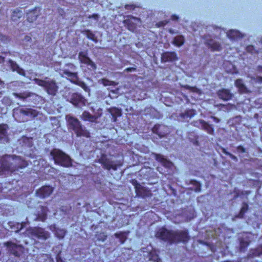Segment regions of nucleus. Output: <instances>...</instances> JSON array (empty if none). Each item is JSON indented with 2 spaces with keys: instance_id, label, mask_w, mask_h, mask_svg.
I'll list each match as a JSON object with an SVG mask.
<instances>
[{
  "instance_id": "nucleus-8",
  "label": "nucleus",
  "mask_w": 262,
  "mask_h": 262,
  "mask_svg": "<svg viewBox=\"0 0 262 262\" xmlns=\"http://www.w3.org/2000/svg\"><path fill=\"white\" fill-rule=\"evenodd\" d=\"M28 234L38 239L46 240L50 237L49 233L44 229L39 227H30L27 229Z\"/></svg>"
},
{
  "instance_id": "nucleus-25",
  "label": "nucleus",
  "mask_w": 262,
  "mask_h": 262,
  "mask_svg": "<svg viewBox=\"0 0 262 262\" xmlns=\"http://www.w3.org/2000/svg\"><path fill=\"white\" fill-rule=\"evenodd\" d=\"M109 112L112 116L114 121H116L118 117L122 115L121 110L116 107H113L109 109Z\"/></svg>"
},
{
  "instance_id": "nucleus-13",
  "label": "nucleus",
  "mask_w": 262,
  "mask_h": 262,
  "mask_svg": "<svg viewBox=\"0 0 262 262\" xmlns=\"http://www.w3.org/2000/svg\"><path fill=\"white\" fill-rule=\"evenodd\" d=\"M9 126L5 123L0 124V141L3 143H8L10 141L8 130Z\"/></svg>"
},
{
  "instance_id": "nucleus-51",
  "label": "nucleus",
  "mask_w": 262,
  "mask_h": 262,
  "mask_svg": "<svg viewBox=\"0 0 262 262\" xmlns=\"http://www.w3.org/2000/svg\"><path fill=\"white\" fill-rule=\"evenodd\" d=\"M8 39V37L6 35L1 34L0 35V40L2 41H5Z\"/></svg>"
},
{
  "instance_id": "nucleus-15",
  "label": "nucleus",
  "mask_w": 262,
  "mask_h": 262,
  "mask_svg": "<svg viewBox=\"0 0 262 262\" xmlns=\"http://www.w3.org/2000/svg\"><path fill=\"white\" fill-rule=\"evenodd\" d=\"M152 155L155 160L160 163L164 167L171 168L173 166L172 162L166 158L163 155L157 153H152Z\"/></svg>"
},
{
  "instance_id": "nucleus-30",
  "label": "nucleus",
  "mask_w": 262,
  "mask_h": 262,
  "mask_svg": "<svg viewBox=\"0 0 262 262\" xmlns=\"http://www.w3.org/2000/svg\"><path fill=\"white\" fill-rule=\"evenodd\" d=\"M82 118L84 121H90L91 122H95L97 119V117L95 116L91 115L87 111L83 112Z\"/></svg>"
},
{
  "instance_id": "nucleus-43",
  "label": "nucleus",
  "mask_w": 262,
  "mask_h": 262,
  "mask_svg": "<svg viewBox=\"0 0 262 262\" xmlns=\"http://www.w3.org/2000/svg\"><path fill=\"white\" fill-rule=\"evenodd\" d=\"M124 23L126 25L128 30L133 31L135 29V25L132 23L130 20H124Z\"/></svg>"
},
{
  "instance_id": "nucleus-41",
  "label": "nucleus",
  "mask_w": 262,
  "mask_h": 262,
  "mask_svg": "<svg viewBox=\"0 0 262 262\" xmlns=\"http://www.w3.org/2000/svg\"><path fill=\"white\" fill-rule=\"evenodd\" d=\"M99 81L102 83L104 86H112L114 85L115 83L113 81H111L107 78H103L101 79Z\"/></svg>"
},
{
  "instance_id": "nucleus-53",
  "label": "nucleus",
  "mask_w": 262,
  "mask_h": 262,
  "mask_svg": "<svg viewBox=\"0 0 262 262\" xmlns=\"http://www.w3.org/2000/svg\"><path fill=\"white\" fill-rule=\"evenodd\" d=\"M171 18L173 20H177L179 19V16L176 14H173L171 15Z\"/></svg>"
},
{
  "instance_id": "nucleus-42",
  "label": "nucleus",
  "mask_w": 262,
  "mask_h": 262,
  "mask_svg": "<svg viewBox=\"0 0 262 262\" xmlns=\"http://www.w3.org/2000/svg\"><path fill=\"white\" fill-rule=\"evenodd\" d=\"M81 88H82L85 92H89L90 89L87 85L85 84L84 82L83 81L80 80L79 79L78 80V82L75 84Z\"/></svg>"
},
{
  "instance_id": "nucleus-18",
  "label": "nucleus",
  "mask_w": 262,
  "mask_h": 262,
  "mask_svg": "<svg viewBox=\"0 0 262 262\" xmlns=\"http://www.w3.org/2000/svg\"><path fill=\"white\" fill-rule=\"evenodd\" d=\"M26 222H23L21 223L14 221H9L8 223L9 228L12 232L18 233L26 225Z\"/></svg>"
},
{
  "instance_id": "nucleus-12",
  "label": "nucleus",
  "mask_w": 262,
  "mask_h": 262,
  "mask_svg": "<svg viewBox=\"0 0 262 262\" xmlns=\"http://www.w3.org/2000/svg\"><path fill=\"white\" fill-rule=\"evenodd\" d=\"M78 58L81 63L84 64L87 66H90L93 70L96 69V64L90 58L88 57L86 52H80L78 54Z\"/></svg>"
},
{
  "instance_id": "nucleus-34",
  "label": "nucleus",
  "mask_w": 262,
  "mask_h": 262,
  "mask_svg": "<svg viewBox=\"0 0 262 262\" xmlns=\"http://www.w3.org/2000/svg\"><path fill=\"white\" fill-rule=\"evenodd\" d=\"M248 209H249L248 204L246 202L243 203V206L240 210L239 213L237 215V217H238L239 218H243L245 214L247 212Z\"/></svg>"
},
{
  "instance_id": "nucleus-22",
  "label": "nucleus",
  "mask_w": 262,
  "mask_h": 262,
  "mask_svg": "<svg viewBox=\"0 0 262 262\" xmlns=\"http://www.w3.org/2000/svg\"><path fill=\"white\" fill-rule=\"evenodd\" d=\"M235 86L238 89L240 93H246L248 92L247 88L242 79H237L235 80Z\"/></svg>"
},
{
  "instance_id": "nucleus-33",
  "label": "nucleus",
  "mask_w": 262,
  "mask_h": 262,
  "mask_svg": "<svg viewBox=\"0 0 262 262\" xmlns=\"http://www.w3.org/2000/svg\"><path fill=\"white\" fill-rule=\"evenodd\" d=\"M23 15V12L21 10L16 9L14 10L12 14L11 18L13 21H17Z\"/></svg>"
},
{
  "instance_id": "nucleus-49",
  "label": "nucleus",
  "mask_w": 262,
  "mask_h": 262,
  "mask_svg": "<svg viewBox=\"0 0 262 262\" xmlns=\"http://www.w3.org/2000/svg\"><path fill=\"white\" fill-rule=\"evenodd\" d=\"M236 149L238 152L245 153L246 151V148L242 145L238 146Z\"/></svg>"
},
{
  "instance_id": "nucleus-4",
  "label": "nucleus",
  "mask_w": 262,
  "mask_h": 262,
  "mask_svg": "<svg viewBox=\"0 0 262 262\" xmlns=\"http://www.w3.org/2000/svg\"><path fill=\"white\" fill-rule=\"evenodd\" d=\"M68 128L74 132L77 137H90V133L82 126L76 118L73 116L67 117Z\"/></svg>"
},
{
  "instance_id": "nucleus-52",
  "label": "nucleus",
  "mask_w": 262,
  "mask_h": 262,
  "mask_svg": "<svg viewBox=\"0 0 262 262\" xmlns=\"http://www.w3.org/2000/svg\"><path fill=\"white\" fill-rule=\"evenodd\" d=\"M89 18H94V19H96V20H97V19H98V18H99V15H98L97 14H95H95H92L91 16H90L89 17Z\"/></svg>"
},
{
  "instance_id": "nucleus-64",
  "label": "nucleus",
  "mask_w": 262,
  "mask_h": 262,
  "mask_svg": "<svg viewBox=\"0 0 262 262\" xmlns=\"http://www.w3.org/2000/svg\"><path fill=\"white\" fill-rule=\"evenodd\" d=\"M261 117H262V116H261Z\"/></svg>"
},
{
  "instance_id": "nucleus-6",
  "label": "nucleus",
  "mask_w": 262,
  "mask_h": 262,
  "mask_svg": "<svg viewBox=\"0 0 262 262\" xmlns=\"http://www.w3.org/2000/svg\"><path fill=\"white\" fill-rule=\"evenodd\" d=\"M4 246L7 248L10 254L15 257H19L26 253V249L24 246L17 244L11 241L4 243Z\"/></svg>"
},
{
  "instance_id": "nucleus-20",
  "label": "nucleus",
  "mask_w": 262,
  "mask_h": 262,
  "mask_svg": "<svg viewBox=\"0 0 262 262\" xmlns=\"http://www.w3.org/2000/svg\"><path fill=\"white\" fill-rule=\"evenodd\" d=\"M199 122L203 130H205L208 134L210 135L214 134V130L212 124H210L208 122L203 120H200Z\"/></svg>"
},
{
  "instance_id": "nucleus-23",
  "label": "nucleus",
  "mask_w": 262,
  "mask_h": 262,
  "mask_svg": "<svg viewBox=\"0 0 262 262\" xmlns=\"http://www.w3.org/2000/svg\"><path fill=\"white\" fill-rule=\"evenodd\" d=\"M63 74L68 77V79L73 83L76 84L79 79L77 73L71 72L68 70H64Z\"/></svg>"
},
{
  "instance_id": "nucleus-28",
  "label": "nucleus",
  "mask_w": 262,
  "mask_h": 262,
  "mask_svg": "<svg viewBox=\"0 0 262 262\" xmlns=\"http://www.w3.org/2000/svg\"><path fill=\"white\" fill-rule=\"evenodd\" d=\"M185 42V38L183 35H178L174 37L172 44L176 47H180L184 45Z\"/></svg>"
},
{
  "instance_id": "nucleus-19",
  "label": "nucleus",
  "mask_w": 262,
  "mask_h": 262,
  "mask_svg": "<svg viewBox=\"0 0 262 262\" xmlns=\"http://www.w3.org/2000/svg\"><path fill=\"white\" fill-rule=\"evenodd\" d=\"M217 96L219 98L228 101L232 99L233 94L230 92V90L226 89H222L217 91Z\"/></svg>"
},
{
  "instance_id": "nucleus-40",
  "label": "nucleus",
  "mask_w": 262,
  "mask_h": 262,
  "mask_svg": "<svg viewBox=\"0 0 262 262\" xmlns=\"http://www.w3.org/2000/svg\"><path fill=\"white\" fill-rule=\"evenodd\" d=\"M96 237L98 241L104 242L107 239V236L104 232H100L96 234Z\"/></svg>"
},
{
  "instance_id": "nucleus-3",
  "label": "nucleus",
  "mask_w": 262,
  "mask_h": 262,
  "mask_svg": "<svg viewBox=\"0 0 262 262\" xmlns=\"http://www.w3.org/2000/svg\"><path fill=\"white\" fill-rule=\"evenodd\" d=\"M50 155L56 165L66 168L72 165V160L70 157L59 149H52L50 152Z\"/></svg>"
},
{
  "instance_id": "nucleus-14",
  "label": "nucleus",
  "mask_w": 262,
  "mask_h": 262,
  "mask_svg": "<svg viewBox=\"0 0 262 262\" xmlns=\"http://www.w3.org/2000/svg\"><path fill=\"white\" fill-rule=\"evenodd\" d=\"M161 61L163 62H174L178 60L177 54L174 51H166L161 55Z\"/></svg>"
},
{
  "instance_id": "nucleus-1",
  "label": "nucleus",
  "mask_w": 262,
  "mask_h": 262,
  "mask_svg": "<svg viewBox=\"0 0 262 262\" xmlns=\"http://www.w3.org/2000/svg\"><path fill=\"white\" fill-rule=\"evenodd\" d=\"M28 165V162L20 156L5 155L0 157V175L11 174Z\"/></svg>"
},
{
  "instance_id": "nucleus-61",
  "label": "nucleus",
  "mask_w": 262,
  "mask_h": 262,
  "mask_svg": "<svg viewBox=\"0 0 262 262\" xmlns=\"http://www.w3.org/2000/svg\"><path fill=\"white\" fill-rule=\"evenodd\" d=\"M194 144L195 145H199V142L198 140H195V141L193 142Z\"/></svg>"
},
{
  "instance_id": "nucleus-44",
  "label": "nucleus",
  "mask_w": 262,
  "mask_h": 262,
  "mask_svg": "<svg viewBox=\"0 0 262 262\" xmlns=\"http://www.w3.org/2000/svg\"><path fill=\"white\" fill-rule=\"evenodd\" d=\"M183 88L192 92H198L199 91V89L196 86H191L187 84L183 85Z\"/></svg>"
},
{
  "instance_id": "nucleus-31",
  "label": "nucleus",
  "mask_w": 262,
  "mask_h": 262,
  "mask_svg": "<svg viewBox=\"0 0 262 262\" xmlns=\"http://www.w3.org/2000/svg\"><path fill=\"white\" fill-rule=\"evenodd\" d=\"M188 184H191L194 186L193 189L194 191L196 192H199L201 190V184L200 182L196 180H190Z\"/></svg>"
},
{
  "instance_id": "nucleus-38",
  "label": "nucleus",
  "mask_w": 262,
  "mask_h": 262,
  "mask_svg": "<svg viewBox=\"0 0 262 262\" xmlns=\"http://www.w3.org/2000/svg\"><path fill=\"white\" fill-rule=\"evenodd\" d=\"M9 62L10 63L11 68L13 71H17V73L20 74V71H23V70L20 68L19 66L16 63V62L10 59L9 60Z\"/></svg>"
},
{
  "instance_id": "nucleus-47",
  "label": "nucleus",
  "mask_w": 262,
  "mask_h": 262,
  "mask_svg": "<svg viewBox=\"0 0 262 262\" xmlns=\"http://www.w3.org/2000/svg\"><path fill=\"white\" fill-rule=\"evenodd\" d=\"M17 97L21 99L24 100L27 98L30 97L31 96L30 93L26 94V93H19L17 94Z\"/></svg>"
},
{
  "instance_id": "nucleus-35",
  "label": "nucleus",
  "mask_w": 262,
  "mask_h": 262,
  "mask_svg": "<svg viewBox=\"0 0 262 262\" xmlns=\"http://www.w3.org/2000/svg\"><path fill=\"white\" fill-rule=\"evenodd\" d=\"M41 210L42 212L40 214H39L38 215V218L41 221H45L47 218V210L48 209L46 207L41 206Z\"/></svg>"
},
{
  "instance_id": "nucleus-29",
  "label": "nucleus",
  "mask_w": 262,
  "mask_h": 262,
  "mask_svg": "<svg viewBox=\"0 0 262 262\" xmlns=\"http://www.w3.org/2000/svg\"><path fill=\"white\" fill-rule=\"evenodd\" d=\"M195 115V111L193 109H188L184 113H181L180 116L182 119L191 118Z\"/></svg>"
},
{
  "instance_id": "nucleus-57",
  "label": "nucleus",
  "mask_w": 262,
  "mask_h": 262,
  "mask_svg": "<svg viewBox=\"0 0 262 262\" xmlns=\"http://www.w3.org/2000/svg\"><path fill=\"white\" fill-rule=\"evenodd\" d=\"M257 71L262 73V66H258L257 67Z\"/></svg>"
},
{
  "instance_id": "nucleus-63",
  "label": "nucleus",
  "mask_w": 262,
  "mask_h": 262,
  "mask_svg": "<svg viewBox=\"0 0 262 262\" xmlns=\"http://www.w3.org/2000/svg\"><path fill=\"white\" fill-rule=\"evenodd\" d=\"M26 37L29 38V39H31V37H30V36H26Z\"/></svg>"
},
{
  "instance_id": "nucleus-7",
  "label": "nucleus",
  "mask_w": 262,
  "mask_h": 262,
  "mask_svg": "<svg viewBox=\"0 0 262 262\" xmlns=\"http://www.w3.org/2000/svg\"><path fill=\"white\" fill-rule=\"evenodd\" d=\"M98 162L103 166L104 169L108 170L113 169L116 171L123 165V163L120 161H117L116 163H114L113 161L108 159L106 155L104 154L101 155V157L98 160Z\"/></svg>"
},
{
  "instance_id": "nucleus-56",
  "label": "nucleus",
  "mask_w": 262,
  "mask_h": 262,
  "mask_svg": "<svg viewBox=\"0 0 262 262\" xmlns=\"http://www.w3.org/2000/svg\"><path fill=\"white\" fill-rule=\"evenodd\" d=\"M56 262H64L62 258L60 257H57Z\"/></svg>"
},
{
  "instance_id": "nucleus-36",
  "label": "nucleus",
  "mask_w": 262,
  "mask_h": 262,
  "mask_svg": "<svg viewBox=\"0 0 262 262\" xmlns=\"http://www.w3.org/2000/svg\"><path fill=\"white\" fill-rule=\"evenodd\" d=\"M67 233V231L63 229L56 228L55 230L54 234L55 236L59 239H62L64 237Z\"/></svg>"
},
{
  "instance_id": "nucleus-60",
  "label": "nucleus",
  "mask_w": 262,
  "mask_h": 262,
  "mask_svg": "<svg viewBox=\"0 0 262 262\" xmlns=\"http://www.w3.org/2000/svg\"><path fill=\"white\" fill-rule=\"evenodd\" d=\"M5 60V57L2 56H0V61H4Z\"/></svg>"
},
{
  "instance_id": "nucleus-37",
  "label": "nucleus",
  "mask_w": 262,
  "mask_h": 262,
  "mask_svg": "<svg viewBox=\"0 0 262 262\" xmlns=\"http://www.w3.org/2000/svg\"><path fill=\"white\" fill-rule=\"evenodd\" d=\"M161 127H162V126L161 125L157 124L154 126V127L152 129V132L154 134H156L157 135H158V136L160 137V138L164 137L165 135L164 133H162L160 131V129H161Z\"/></svg>"
},
{
  "instance_id": "nucleus-58",
  "label": "nucleus",
  "mask_w": 262,
  "mask_h": 262,
  "mask_svg": "<svg viewBox=\"0 0 262 262\" xmlns=\"http://www.w3.org/2000/svg\"><path fill=\"white\" fill-rule=\"evenodd\" d=\"M257 81L260 82L262 83V77L261 76H258L257 77Z\"/></svg>"
},
{
  "instance_id": "nucleus-24",
  "label": "nucleus",
  "mask_w": 262,
  "mask_h": 262,
  "mask_svg": "<svg viewBox=\"0 0 262 262\" xmlns=\"http://www.w3.org/2000/svg\"><path fill=\"white\" fill-rule=\"evenodd\" d=\"M207 45L212 51H220L222 49L221 44L213 40H208L207 42Z\"/></svg>"
},
{
  "instance_id": "nucleus-11",
  "label": "nucleus",
  "mask_w": 262,
  "mask_h": 262,
  "mask_svg": "<svg viewBox=\"0 0 262 262\" xmlns=\"http://www.w3.org/2000/svg\"><path fill=\"white\" fill-rule=\"evenodd\" d=\"M53 188L50 185H44L36 190V195L41 199L49 197L53 191Z\"/></svg>"
},
{
  "instance_id": "nucleus-10",
  "label": "nucleus",
  "mask_w": 262,
  "mask_h": 262,
  "mask_svg": "<svg viewBox=\"0 0 262 262\" xmlns=\"http://www.w3.org/2000/svg\"><path fill=\"white\" fill-rule=\"evenodd\" d=\"M86 102V99L81 94L75 93L71 95L70 102L75 106L82 107L85 106Z\"/></svg>"
},
{
  "instance_id": "nucleus-62",
  "label": "nucleus",
  "mask_w": 262,
  "mask_h": 262,
  "mask_svg": "<svg viewBox=\"0 0 262 262\" xmlns=\"http://www.w3.org/2000/svg\"><path fill=\"white\" fill-rule=\"evenodd\" d=\"M249 193H250V191H246V192H245V193H246V194H249Z\"/></svg>"
},
{
  "instance_id": "nucleus-26",
  "label": "nucleus",
  "mask_w": 262,
  "mask_h": 262,
  "mask_svg": "<svg viewBox=\"0 0 262 262\" xmlns=\"http://www.w3.org/2000/svg\"><path fill=\"white\" fill-rule=\"evenodd\" d=\"M149 260L154 262H160L161 259L159 257L157 251L155 249H152L149 253Z\"/></svg>"
},
{
  "instance_id": "nucleus-32",
  "label": "nucleus",
  "mask_w": 262,
  "mask_h": 262,
  "mask_svg": "<svg viewBox=\"0 0 262 262\" xmlns=\"http://www.w3.org/2000/svg\"><path fill=\"white\" fill-rule=\"evenodd\" d=\"M82 32L84 35H85L89 39L92 40L95 42H97V38L92 31L90 30H85Z\"/></svg>"
},
{
  "instance_id": "nucleus-54",
  "label": "nucleus",
  "mask_w": 262,
  "mask_h": 262,
  "mask_svg": "<svg viewBox=\"0 0 262 262\" xmlns=\"http://www.w3.org/2000/svg\"><path fill=\"white\" fill-rule=\"evenodd\" d=\"M225 154L226 155L229 156L232 159H236V157H235L234 156H233L231 154H230V153H229L228 152H225Z\"/></svg>"
},
{
  "instance_id": "nucleus-2",
  "label": "nucleus",
  "mask_w": 262,
  "mask_h": 262,
  "mask_svg": "<svg viewBox=\"0 0 262 262\" xmlns=\"http://www.w3.org/2000/svg\"><path fill=\"white\" fill-rule=\"evenodd\" d=\"M156 236L160 239L171 245L179 243H187L190 239L187 230H172L162 227L156 233Z\"/></svg>"
},
{
  "instance_id": "nucleus-16",
  "label": "nucleus",
  "mask_w": 262,
  "mask_h": 262,
  "mask_svg": "<svg viewBox=\"0 0 262 262\" xmlns=\"http://www.w3.org/2000/svg\"><path fill=\"white\" fill-rule=\"evenodd\" d=\"M45 89L49 95L54 96L56 95L58 87L55 81L50 80L48 81V84H47Z\"/></svg>"
},
{
  "instance_id": "nucleus-59",
  "label": "nucleus",
  "mask_w": 262,
  "mask_h": 262,
  "mask_svg": "<svg viewBox=\"0 0 262 262\" xmlns=\"http://www.w3.org/2000/svg\"><path fill=\"white\" fill-rule=\"evenodd\" d=\"M259 115L258 114H255L254 115V118L256 119H259Z\"/></svg>"
},
{
  "instance_id": "nucleus-55",
  "label": "nucleus",
  "mask_w": 262,
  "mask_h": 262,
  "mask_svg": "<svg viewBox=\"0 0 262 262\" xmlns=\"http://www.w3.org/2000/svg\"><path fill=\"white\" fill-rule=\"evenodd\" d=\"M125 8L126 9H134V7L133 5H126L125 6Z\"/></svg>"
},
{
  "instance_id": "nucleus-5",
  "label": "nucleus",
  "mask_w": 262,
  "mask_h": 262,
  "mask_svg": "<svg viewBox=\"0 0 262 262\" xmlns=\"http://www.w3.org/2000/svg\"><path fill=\"white\" fill-rule=\"evenodd\" d=\"M38 112L35 110L31 108H23L20 107H17L13 110V116L16 120L19 122H25L27 121L25 117H29L33 119L37 117Z\"/></svg>"
},
{
  "instance_id": "nucleus-48",
  "label": "nucleus",
  "mask_w": 262,
  "mask_h": 262,
  "mask_svg": "<svg viewBox=\"0 0 262 262\" xmlns=\"http://www.w3.org/2000/svg\"><path fill=\"white\" fill-rule=\"evenodd\" d=\"M252 254L255 256H259L262 255V249H255L253 250Z\"/></svg>"
},
{
  "instance_id": "nucleus-27",
  "label": "nucleus",
  "mask_w": 262,
  "mask_h": 262,
  "mask_svg": "<svg viewBox=\"0 0 262 262\" xmlns=\"http://www.w3.org/2000/svg\"><path fill=\"white\" fill-rule=\"evenodd\" d=\"M128 232L120 231L114 234V236L119 239L121 244H123L127 239Z\"/></svg>"
},
{
  "instance_id": "nucleus-45",
  "label": "nucleus",
  "mask_w": 262,
  "mask_h": 262,
  "mask_svg": "<svg viewBox=\"0 0 262 262\" xmlns=\"http://www.w3.org/2000/svg\"><path fill=\"white\" fill-rule=\"evenodd\" d=\"M36 83L39 86H41L42 87H43L45 88L47 84H48V81H46L44 80L36 79Z\"/></svg>"
},
{
  "instance_id": "nucleus-17",
  "label": "nucleus",
  "mask_w": 262,
  "mask_h": 262,
  "mask_svg": "<svg viewBox=\"0 0 262 262\" xmlns=\"http://www.w3.org/2000/svg\"><path fill=\"white\" fill-rule=\"evenodd\" d=\"M41 8L39 7H35L34 9L27 13V20L32 23L35 20L40 14Z\"/></svg>"
},
{
  "instance_id": "nucleus-46",
  "label": "nucleus",
  "mask_w": 262,
  "mask_h": 262,
  "mask_svg": "<svg viewBox=\"0 0 262 262\" xmlns=\"http://www.w3.org/2000/svg\"><path fill=\"white\" fill-rule=\"evenodd\" d=\"M246 50L247 52L251 54H254L256 53V50L253 45H248L246 48Z\"/></svg>"
},
{
  "instance_id": "nucleus-50",
  "label": "nucleus",
  "mask_w": 262,
  "mask_h": 262,
  "mask_svg": "<svg viewBox=\"0 0 262 262\" xmlns=\"http://www.w3.org/2000/svg\"><path fill=\"white\" fill-rule=\"evenodd\" d=\"M124 71L125 72H132V71H136V68H134V67H129V68H126Z\"/></svg>"
},
{
  "instance_id": "nucleus-9",
  "label": "nucleus",
  "mask_w": 262,
  "mask_h": 262,
  "mask_svg": "<svg viewBox=\"0 0 262 262\" xmlns=\"http://www.w3.org/2000/svg\"><path fill=\"white\" fill-rule=\"evenodd\" d=\"M132 184L134 186L135 193L137 196L145 198L151 195L150 190L148 188L142 186L137 180H133Z\"/></svg>"
},
{
  "instance_id": "nucleus-39",
  "label": "nucleus",
  "mask_w": 262,
  "mask_h": 262,
  "mask_svg": "<svg viewBox=\"0 0 262 262\" xmlns=\"http://www.w3.org/2000/svg\"><path fill=\"white\" fill-rule=\"evenodd\" d=\"M250 243V241H245L244 239L239 241V249L241 251H245Z\"/></svg>"
},
{
  "instance_id": "nucleus-21",
  "label": "nucleus",
  "mask_w": 262,
  "mask_h": 262,
  "mask_svg": "<svg viewBox=\"0 0 262 262\" xmlns=\"http://www.w3.org/2000/svg\"><path fill=\"white\" fill-rule=\"evenodd\" d=\"M227 37L231 40H237L243 36L242 34L237 30H230L227 33Z\"/></svg>"
}]
</instances>
